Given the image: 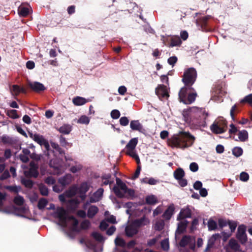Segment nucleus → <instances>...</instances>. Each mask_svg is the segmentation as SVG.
<instances>
[{"label":"nucleus","mask_w":252,"mask_h":252,"mask_svg":"<svg viewBox=\"0 0 252 252\" xmlns=\"http://www.w3.org/2000/svg\"><path fill=\"white\" fill-rule=\"evenodd\" d=\"M195 138L190 133L184 132L182 138H176L173 140V144L177 148L185 149L191 146Z\"/></svg>","instance_id":"obj_1"},{"label":"nucleus","mask_w":252,"mask_h":252,"mask_svg":"<svg viewBox=\"0 0 252 252\" xmlns=\"http://www.w3.org/2000/svg\"><path fill=\"white\" fill-rule=\"evenodd\" d=\"M197 93L190 88L182 87L179 92V99L180 102L186 104H190L193 103L196 99Z\"/></svg>","instance_id":"obj_2"},{"label":"nucleus","mask_w":252,"mask_h":252,"mask_svg":"<svg viewBox=\"0 0 252 252\" xmlns=\"http://www.w3.org/2000/svg\"><path fill=\"white\" fill-rule=\"evenodd\" d=\"M116 181L117 186H115L113 187V191L118 197L120 198L124 197L125 193H127L130 196H133L134 194L133 189H128L126 184L120 178H116Z\"/></svg>","instance_id":"obj_3"},{"label":"nucleus","mask_w":252,"mask_h":252,"mask_svg":"<svg viewBox=\"0 0 252 252\" xmlns=\"http://www.w3.org/2000/svg\"><path fill=\"white\" fill-rule=\"evenodd\" d=\"M196 78L197 72L195 68L190 67L185 70L182 79L185 85L183 87L190 88L194 91V88L192 87V86L195 83Z\"/></svg>","instance_id":"obj_4"},{"label":"nucleus","mask_w":252,"mask_h":252,"mask_svg":"<svg viewBox=\"0 0 252 252\" xmlns=\"http://www.w3.org/2000/svg\"><path fill=\"white\" fill-rule=\"evenodd\" d=\"M190 116L191 118L196 120V123L199 125H204L206 123V119L208 116V113L205 108L193 107L191 109Z\"/></svg>","instance_id":"obj_5"},{"label":"nucleus","mask_w":252,"mask_h":252,"mask_svg":"<svg viewBox=\"0 0 252 252\" xmlns=\"http://www.w3.org/2000/svg\"><path fill=\"white\" fill-rule=\"evenodd\" d=\"M210 129L214 133H223L227 129V122L223 118H218L210 126Z\"/></svg>","instance_id":"obj_6"},{"label":"nucleus","mask_w":252,"mask_h":252,"mask_svg":"<svg viewBox=\"0 0 252 252\" xmlns=\"http://www.w3.org/2000/svg\"><path fill=\"white\" fill-rule=\"evenodd\" d=\"M29 135L30 138L41 146H43L46 150H49L50 145L49 142L47 140L44 138L43 135H40L38 133H33L32 132H29Z\"/></svg>","instance_id":"obj_7"},{"label":"nucleus","mask_w":252,"mask_h":252,"mask_svg":"<svg viewBox=\"0 0 252 252\" xmlns=\"http://www.w3.org/2000/svg\"><path fill=\"white\" fill-rule=\"evenodd\" d=\"M38 165L34 161L30 163V168L28 170H25L24 174L27 178H36L39 175L38 171Z\"/></svg>","instance_id":"obj_8"},{"label":"nucleus","mask_w":252,"mask_h":252,"mask_svg":"<svg viewBox=\"0 0 252 252\" xmlns=\"http://www.w3.org/2000/svg\"><path fill=\"white\" fill-rule=\"evenodd\" d=\"M189 245L190 249L194 250L195 247V238H192L189 235H184L179 243V246L185 248Z\"/></svg>","instance_id":"obj_9"},{"label":"nucleus","mask_w":252,"mask_h":252,"mask_svg":"<svg viewBox=\"0 0 252 252\" xmlns=\"http://www.w3.org/2000/svg\"><path fill=\"white\" fill-rule=\"evenodd\" d=\"M211 18V16L207 15L198 19L196 21L197 26L199 29L203 32H207L211 31V28L209 26V20Z\"/></svg>","instance_id":"obj_10"},{"label":"nucleus","mask_w":252,"mask_h":252,"mask_svg":"<svg viewBox=\"0 0 252 252\" xmlns=\"http://www.w3.org/2000/svg\"><path fill=\"white\" fill-rule=\"evenodd\" d=\"M155 92L160 99L165 98H168L169 97L167 87L164 85H158L156 89Z\"/></svg>","instance_id":"obj_11"},{"label":"nucleus","mask_w":252,"mask_h":252,"mask_svg":"<svg viewBox=\"0 0 252 252\" xmlns=\"http://www.w3.org/2000/svg\"><path fill=\"white\" fill-rule=\"evenodd\" d=\"M246 230V227L244 225H241L238 228L237 238L242 244L245 243L247 241Z\"/></svg>","instance_id":"obj_12"},{"label":"nucleus","mask_w":252,"mask_h":252,"mask_svg":"<svg viewBox=\"0 0 252 252\" xmlns=\"http://www.w3.org/2000/svg\"><path fill=\"white\" fill-rule=\"evenodd\" d=\"M28 86L33 91L38 93L43 92L46 89L43 84L38 82H29Z\"/></svg>","instance_id":"obj_13"},{"label":"nucleus","mask_w":252,"mask_h":252,"mask_svg":"<svg viewBox=\"0 0 252 252\" xmlns=\"http://www.w3.org/2000/svg\"><path fill=\"white\" fill-rule=\"evenodd\" d=\"M125 231L126 236L129 238L136 235L139 231L132 222L126 227Z\"/></svg>","instance_id":"obj_14"},{"label":"nucleus","mask_w":252,"mask_h":252,"mask_svg":"<svg viewBox=\"0 0 252 252\" xmlns=\"http://www.w3.org/2000/svg\"><path fill=\"white\" fill-rule=\"evenodd\" d=\"M132 223L139 230V229L143 226L147 225L150 223V221L145 216H143L139 219L134 220Z\"/></svg>","instance_id":"obj_15"},{"label":"nucleus","mask_w":252,"mask_h":252,"mask_svg":"<svg viewBox=\"0 0 252 252\" xmlns=\"http://www.w3.org/2000/svg\"><path fill=\"white\" fill-rule=\"evenodd\" d=\"M130 127L133 130H137L142 133H145L146 131L138 120H132L130 123Z\"/></svg>","instance_id":"obj_16"},{"label":"nucleus","mask_w":252,"mask_h":252,"mask_svg":"<svg viewBox=\"0 0 252 252\" xmlns=\"http://www.w3.org/2000/svg\"><path fill=\"white\" fill-rule=\"evenodd\" d=\"M191 216V211L190 209L187 207L183 208L181 210L179 215L177 216V220H181L186 218H189Z\"/></svg>","instance_id":"obj_17"},{"label":"nucleus","mask_w":252,"mask_h":252,"mask_svg":"<svg viewBox=\"0 0 252 252\" xmlns=\"http://www.w3.org/2000/svg\"><path fill=\"white\" fill-rule=\"evenodd\" d=\"M56 217L62 222L66 224L67 220L66 212L64 208L61 207L57 209L56 212Z\"/></svg>","instance_id":"obj_18"},{"label":"nucleus","mask_w":252,"mask_h":252,"mask_svg":"<svg viewBox=\"0 0 252 252\" xmlns=\"http://www.w3.org/2000/svg\"><path fill=\"white\" fill-rule=\"evenodd\" d=\"M175 207L174 204H170L163 213L162 216V218L165 220H169L173 215Z\"/></svg>","instance_id":"obj_19"},{"label":"nucleus","mask_w":252,"mask_h":252,"mask_svg":"<svg viewBox=\"0 0 252 252\" xmlns=\"http://www.w3.org/2000/svg\"><path fill=\"white\" fill-rule=\"evenodd\" d=\"M64 192L66 197H72L78 192V187L76 185H72L66 190Z\"/></svg>","instance_id":"obj_20"},{"label":"nucleus","mask_w":252,"mask_h":252,"mask_svg":"<svg viewBox=\"0 0 252 252\" xmlns=\"http://www.w3.org/2000/svg\"><path fill=\"white\" fill-rule=\"evenodd\" d=\"M99 211L98 208L95 205H91L87 211V217L90 219L93 218Z\"/></svg>","instance_id":"obj_21"},{"label":"nucleus","mask_w":252,"mask_h":252,"mask_svg":"<svg viewBox=\"0 0 252 252\" xmlns=\"http://www.w3.org/2000/svg\"><path fill=\"white\" fill-rule=\"evenodd\" d=\"M137 138H133L130 140L126 147L127 151L131 152V151H134L137 144Z\"/></svg>","instance_id":"obj_22"},{"label":"nucleus","mask_w":252,"mask_h":252,"mask_svg":"<svg viewBox=\"0 0 252 252\" xmlns=\"http://www.w3.org/2000/svg\"><path fill=\"white\" fill-rule=\"evenodd\" d=\"M173 175L174 178L178 180L181 179V178H183L185 177V172L182 168L179 167L174 171Z\"/></svg>","instance_id":"obj_23"},{"label":"nucleus","mask_w":252,"mask_h":252,"mask_svg":"<svg viewBox=\"0 0 252 252\" xmlns=\"http://www.w3.org/2000/svg\"><path fill=\"white\" fill-rule=\"evenodd\" d=\"M188 221L187 220L180 222L178 224V228L176 232L178 234H182L186 230L188 225Z\"/></svg>","instance_id":"obj_24"},{"label":"nucleus","mask_w":252,"mask_h":252,"mask_svg":"<svg viewBox=\"0 0 252 252\" xmlns=\"http://www.w3.org/2000/svg\"><path fill=\"white\" fill-rule=\"evenodd\" d=\"M58 130L63 134H68L72 130V126L68 124H64L61 126Z\"/></svg>","instance_id":"obj_25"},{"label":"nucleus","mask_w":252,"mask_h":252,"mask_svg":"<svg viewBox=\"0 0 252 252\" xmlns=\"http://www.w3.org/2000/svg\"><path fill=\"white\" fill-rule=\"evenodd\" d=\"M87 100L81 96H76L72 99V102L75 106L83 105L87 103Z\"/></svg>","instance_id":"obj_26"},{"label":"nucleus","mask_w":252,"mask_h":252,"mask_svg":"<svg viewBox=\"0 0 252 252\" xmlns=\"http://www.w3.org/2000/svg\"><path fill=\"white\" fill-rule=\"evenodd\" d=\"M182 44V41L179 36L173 37L171 38L170 43L169 45L170 47L174 46H179Z\"/></svg>","instance_id":"obj_27"},{"label":"nucleus","mask_w":252,"mask_h":252,"mask_svg":"<svg viewBox=\"0 0 252 252\" xmlns=\"http://www.w3.org/2000/svg\"><path fill=\"white\" fill-rule=\"evenodd\" d=\"M67 203L71 209H75L80 203V201L77 198H73L68 200Z\"/></svg>","instance_id":"obj_28"},{"label":"nucleus","mask_w":252,"mask_h":252,"mask_svg":"<svg viewBox=\"0 0 252 252\" xmlns=\"http://www.w3.org/2000/svg\"><path fill=\"white\" fill-rule=\"evenodd\" d=\"M21 184L26 188L32 189L34 185V182L31 179L23 178L21 180Z\"/></svg>","instance_id":"obj_29"},{"label":"nucleus","mask_w":252,"mask_h":252,"mask_svg":"<svg viewBox=\"0 0 252 252\" xmlns=\"http://www.w3.org/2000/svg\"><path fill=\"white\" fill-rule=\"evenodd\" d=\"M89 189V186L86 182L82 183L80 187H78V192L86 194Z\"/></svg>","instance_id":"obj_30"},{"label":"nucleus","mask_w":252,"mask_h":252,"mask_svg":"<svg viewBox=\"0 0 252 252\" xmlns=\"http://www.w3.org/2000/svg\"><path fill=\"white\" fill-rule=\"evenodd\" d=\"M238 135L241 141L244 142L248 139V133L246 130L239 131Z\"/></svg>","instance_id":"obj_31"},{"label":"nucleus","mask_w":252,"mask_h":252,"mask_svg":"<svg viewBox=\"0 0 252 252\" xmlns=\"http://www.w3.org/2000/svg\"><path fill=\"white\" fill-rule=\"evenodd\" d=\"M59 182L62 186L64 187L68 185L70 182V178L68 175H66L59 180Z\"/></svg>","instance_id":"obj_32"},{"label":"nucleus","mask_w":252,"mask_h":252,"mask_svg":"<svg viewBox=\"0 0 252 252\" xmlns=\"http://www.w3.org/2000/svg\"><path fill=\"white\" fill-rule=\"evenodd\" d=\"M18 14L21 17H26L29 14V9L26 7H20L18 8Z\"/></svg>","instance_id":"obj_33"},{"label":"nucleus","mask_w":252,"mask_h":252,"mask_svg":"<svg viewBox=\"0 0 252 252\" xmlns=\"http://www.w3.org/2000/svg\"><path fill=\"white\" fill-rule=\"evenodd\" d=\"M4 188L11 192H14L15 193H18L21 189V187L20 186H6L4 187Z\"/></svg>","instance_id":"obj_34"},{"label":"nucleus","mask_w":252,"mask_h":252,"mask_svg":"<svg viewBox=\"0 0 252 252\" xmlns=\"http://www.w3.org/2000/svg\"><path fill=\"white\" fill-rule=\"evenodd\" d=\"M39 190L40 194L43 196H47L49 193V190L47 187L43 184H40L39 185Z\"/></svg>","instance_id":"obj_35"},{"label":"nucleus","mask_w":252,"mask_h":252,"mask_svg":"<svg viewBox=\"0 0 252 252\" xmlns=\"http://www.w3.org/2000/svg\"><path fill=\"white\" fill-rule=\"evenodd\" d=\"M241 103H248L252 106V94H250L245 96L240 100Z\"/></svg>","instance_id":"obj_36"},{"label":"nucleus","mask_w":252,"mask_h":252,"mask_svg":"<svg viewBox=\"0 0 252 252\" xmlns=\"http://www.w3.org/2000/svg\"><path fill=\"white\" fill-rule=\"evenodd\" d=\"M145 200L146 203L150 205H154L157 202V198L154 195L147 196Z\"/></svg>","instance_id":"obj_37"},{"label":"nucleus","mask_w":252,"mask_h":252,"mask_svg":"<svg viewBox=\"0 0 252 252\" xmlns=\"http://www.w3.org/2000/svg\"><path fill=\"white\" fill-rule=\"evenodd\" d=\"M243 149L239 147H235L232 149V154L236 157L238 158L242 155Z\"/></svg>","instance_id":"obj_38"},{"label":"nucleus","mask_w":252,"mask_h":252,"mask_svg":"<svg viewBox=\"0 0 252 252\" xmlns=\"http://www.w3.org/2000/svg\"><path fill=\"white\" fill-rule=\"evenodd\" d=\"M90 123V119L86 115L81 116L77 121V123L88 125Z\"/></svg>","instance_id":"obj_39"},{"label":"nucleus","mask_w":252,"mask_h":252,"mask_svg":"<svg viewBox=\"0 0 252 252\" xmlns=\"http://www.w3.org/2000/svg\"><path fill=\"white\" fill-rule=\"evenodd\" d=\"M48 203V201L46 199L42 198L39 199L37 204V207L39 209H43Z\"/></svg>","instance_id":"obj_40"},{"label":"nucleus","mask_w":252,"mask_h":252,"mask_svg":"<svg viewBox=\"0 0 252 252\" xmlns=\"http://www.w3.org/2000/svg\"><path fill=\"white\" fill-rule=\"evenodd\" d=\"M13 202L16 205L21 206L24 204V199L23 196L18 195L14 197Z\"/></svg>","instance_id":"obj_41"},{"label":"nucleus","mask_w":252,"mask_h":252,"mask_svg":"<svg viewBox=\"0 0 252 252\" xmlns=\"http://www.w3.org/2000/svg\"><path fill=\"white\" fill-rule=\"evenodd\" d=\"M6 114L10 118L14 119H17L19 117V116L17 114V110L14 109L8 110L6 113Z\"/></svg>","instance_id":"obj_42"},{"label":"nucleus","mask_w":252,"mask_h":252,"mask_svg":"<svg viewBox=\"0 0 252 252\" xmlns=\"http://www.w3.org/2000/svg\"><path fill=\"white\" fill-rule=\"evenodd\" d=\"M208 227L209 230H215L217 228V222L213 220H209L208 221Z\"/></svg>","instance_id":"obj_43"},{"label":"nucleus","mask_w":252,"mask_h":252,"mask_svg":"<svg viewBox=\"0 0 252 252\" xmlns=\"http://www.w3.org/2000/svg\"><path fill=\"white\" fill-rule=\"evenodd\" d=\"M115 244L116 246L121 247H125L126 244L124 240L119 237L116 238L115 240Z\"/></svg>","instance_id":"obj_44"},{"label":"nucleus","mask_w":252,"mask_h":252,"mask_svg":"<svg viewBox=\"0 0 252 252\" xmlns=\"http://www.w3.org/2000/svg\"><path fill=\"white\" fill-rule=\"evenodd\" d=\"M91 235L96 241L99 242H101L104 240V238L102 235L98 232H93Z\"/></svg>","instance_id":"obj_45"},{"label":"nucleus","mask_w":252,"mask_h":252,"mask_svg":"<svg viewBox=\"0 0 252 252\" xmlns=\"http://www.w3.org/2000/svg\"><path fill=\"white\" fill-rule=\"evenodd\" d=\"M216 239V235H213L211 238H210L208 242V244L206 248V251L210 250L214 245V242Z\"/></svg>","instance_id":"obj_46"},{"label":"nucleus","mask_w":252,"mask_h":252,"mask_svg":"<svg viewBox=\"0 0 252 252\" xmlns=\"http://www.w3.org/2000/svg\"><path fill=\"white\" fill-rule=\"evenodd\" d=\"M90 225V221L88 220H85L81 222L80 224V227L83 230H86L88 229Z\"/></svg>","instance_id":"obj_47"},{"label":"nucleus","mask_w":252,"mask_h":252,"mask_svg":"<svg viewBox=\"0 0 252 252\" xmlns=\"http://www.w3.org/2000/svg\"><path fill=\"white\" fill-rule=\"evenodd\" d=\"M239 111L237 109V104H234L231 108L230 114L232 119L235 121V113H238Z\"/></svg>","instance_id":"obj_48"},{"label":"nucleus","mask_w":252,"mask_h":252,"mask_svg":"<svg viewBox=\"0 0 252 252\" xmlns=\"http://www.w3.org/2000/svg\"><path fill=\"white\" fill-rule=\"evenodd\" d=\"M230 248L234 250H237L239 248V245L235 240L231 239L229 242Z\"/></svg>","instance_id":"obj_49"},{"label":"nucleus","mask_w":252,"mask_h":252,"mask_svg":"<svg viewBox=\"0 0 252 252\" xmlns=\"http://www.w3.org/2000/svg\"><path fill=\"white\" fill-rule=\"evenodd\" d=\"M120 124L122 126H126L128 125L129 120L126 117H122L119 120Z\"/></svg>","instance_id":"obj_50"},{"label":"nucleus","mask_w":252,"mask_h":252,"mask_svg":"<svg viewBox=\"0 0 252 252\" xmlns=\"http://www.w3.org/2000/svg\"><path fill=\"white\" fill-rule=\"evenodd\" d=\"M120 112L117 109L113 110L111 112V117L113 119H117L120 116Z\"/></svg>","instance_id":"obj_51"},{"label":"nucleus","mask_w":252,"mask_h":252,"mask_svg":"<svg viewBox=\"0 0 252 252\" xmlns=\"http://www.w3.org/2000/svg\"><path fill=\"white\" fill-rule=\"evenodd\" d=\"M161 247L164 251H167L169 249V243L167 239H164L161 242Z\"/></svg>","instance_id":"obj_52"},{"label":"nucleus","mask_w":252,"mask_h":252,"mask_svg":"<svg viewBox=\"0 0 252 252\" xmlns=\"http://www.w3.org/2000/svg\"><path fill=\"white\" fill-rule=\"evenodd\" d=\"M52 147L56 151L61 154L63 152V149L60 147L58 144L55 142H51Z\"/></svg>","instance_id":"obj_53"},{"label":"nucleus","mask_w":252,"mask_h":252,"mask_svg":"<svg viewBox=\"0 0 252 252\" xmlns=\"http://www.w3.org/2000/svg\"><path fill=\"white\" fill-rule=\"evenodd\" d=\"M249 175L247 173H246L245 172H242L240 174V179L242 181L246 182L249 180Z\"/></svg>","instance_id":"obj_54"},{"label":"nucleus","mask_w":252,"mask_h":252,"mask_svg":"<svg viewBox=\"0 0 252 252\" xmlns=\"http://www.w3.org/2000/svg\"><path fill=\"white\" fill-rule=\"evenodd\" d=\"M103 191L104 190L102 188H99L94 193V195L95 197L100 198L102 196Z\"/></svg>","instance_id":"obj_55"},{"label":"nucleus","mask_w":252,"mask_h":252,"mask_svg":"<svg viewBox=\"0 0 252 252\" xmlns=\"http://www.w3.org/2000/svg\"><path fill=\"white\" fill-rule=\"evenodd\" d=\"M178 59L176 56H172L168 58L167 60L168 63L172 66H174L177 63Z\"/></svg>","instance_id":"obj_56"},{"label":"nucleus","mask_w":252,"mask_h":252,"mask_svg":"<svg viewBox=\"0 0 252 252\" xmlns=\"http://www.w3.org/2000/svg\"><path fill=\"white\" fill-rule=\"evenodd\" d=\"M189 169L193 172L198 170V165L196 162H191L189 165Z\"/></svg>","instance_id":"obj_57"},{"label":"nucleus","mask_w":252,"mask_h":252,"mask_svg":"<svg viewBox=\"0 0 252 252\" xmlns=\"http://www.w3.org/2000/svg\"><path fill=\"white\" fill-rule=\"evenodd\" d=\"M78 223H79V221L77 219H76L75 220L73 221V223L72 224V229L73 231L76 232H79V229L78 228Z\"/></svg>","instance_id":"obj_58"},{"label":"nucleus","mask_w":252,"mask_h":252,"mask_svg":"<svg viewBox=\"0 0 252 252\" xmlns=\"http://www.w3.org/2000/svg\"><path fill=\"white\" fill-rule=\"evenodd\" d=\"M30 158L34 160L38 161L41 159V156L33 153L30 155Z\"/></svg>","instance_id":"obj_59"},{"label":"nucleus","mask_w":252,"mask_h":252,"mask_svg":"<svg viewBox=\"0 0 252 252\" xmlns=\"http://www.w3.org/2000/svg\"><path fill=\"white\" fill-rule=\"evenodd\" d=\"M55 180L52 176H49L45 180V183L48 185H53L55 183Z\"/></svg>","instance_id":"obj_60"},{"label":"nucleus","mask_w":252,"mask_h":252,"mask_svg":"<svg viewBox=\"0 0 252 252\" xmlns=\"http://www.w3.org/2000/svg\"><path fill=\"white\" fill-rule=\"evenodd\" d=\"M9 177H10V174L9 171L8 170H5L0 176V180L3 181L8 179Z\"/></svg>","instance_id":"obj_61"},{"label":"nucleus","mask_w":252,"mask_h":252,"mask_svg":"<svg viewBox=\"0 0 252 252\" xmlns=\"http://www.w3.org/2000/svg\"><path fill=\"white\" fill-rule=\"evenodd\" d=\"M12 87V91L14 92L15 95H18L20 94V86L17 85H13Z\"/></svg>","instance_id":"obj_62"},{"label":"nucleus","mask_w":252,"mask_h":252,"mask_svg":"<svg viewBox=\"0 0 252 252\" xmlns=\"http://www.w3.org/2000/svg\"><path fill=\"white\" fill-rule=\"evenodd\" d=\"M116 228L115 226H111L106 231V234L108 236H111L116 231Z\"/></svg>","instance_id":"obj_63"},{"label":"nucleus","mask_w":252,"mask_h":252,"mask_svg":"<svg viewBox=\"0 0 252 252\" xmlns=\"http://www.w3.org/2000/svg\"><path fill=\"white\" fill-rule=\"evenodd\" d=\"M108 226V223L104 220H102L100 222L99 225V228L101 230H105L107 229Z\"/></svg>","instance_id":"obj_64"}]
</instances>
